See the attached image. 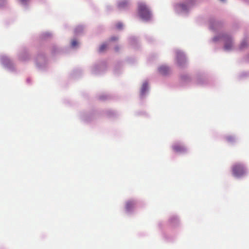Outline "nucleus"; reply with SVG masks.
<instances>
[{
  "label": "nucleus",
  "mask_w": 249,
  "mask_h": 249,
  "mask_svg": "<svg viewBox=\"0 0 249 249\" xmlns=\"http://www.w3.org/2000/svg\"><path fill=\"white\" fill-rule=\"evenodd\" d=\"M159 72L162 75H166L169 72V69L168 67L165 66H162L159 69Z\"/></svg>",
  "instance_id": "4"
},
{
  "label": "nucleus",
  "mask_w": 249,
  "mask_h": 249,
  "mask_svg": "<svg viewBox=\"0 0 249 249\" xmlns=\"http://www.w3.org/2000/svg\"><path fill=\"white\" fill-rule=\"evenodd\" d=\"M232 47V44L231 42L230 39V38H228L227 40H226L225 45V48L226 50H230Z\"/></svg>",
  "instance_id": "8"
},
{
  "label": "nucleus",
  "mask_w": 249,
  "mask_h": 249,
  "mask_svg": "<svg viewBox=\"0 0 249 249\" xmlns=\"http://www.w3.org/2000/svg\"><path fill=\"white\" fill-rule=\"evenodd\" d=\"M148 89V84L146 83H144L142 85L141 90V93L142 95H143L146 91Z\"/></svg>",
  "instance_id": "7"
},
{
  "label": "nucleus",
  "mask_w": 249,
  "mask_h": 249,
  "mask_svg": "<svg viewBox=\"0 0 249 249\" xmlns=\"http://www.w3.org/2000/svg\"><path fill=\"white\" fill-rule=\"evenodd\" d=\"M247 46V42L246 40H244L240 45V48L243 49Z\"/></svg>",
  "instance_id": "11"
},
{
  "label": "nucleus",
  "mask_w": 249,
  "mask_h": 249,
  "mask_svg": "<svg viewBox=\"0 0 249 249\" xmlns=\"http://www.w3.org/2000/svg\"><path fill=\"white\" fill-rule=\"evenodd\" d=\"M122 26H123V25H122L121 23H118V24L116 25V27H117V28L118 29H121V28H122Z\"/></svg>",
  "instance_id": "13"
},
{
  "label": "nucleus",
  "mask_w": 249,
  "mask_h": 249,
  "mask_svg": "<svg viewBox=\"0 0 249 249\" xmlns=\"http://www.w3.org/2000/svg\"><path fill=\"white\" fill-rule=\"evenodd\" d=\"M221 1H224L225 0H220Z\"/></svg>",
  "instance_id": "18"
},
{
  "label": "nucleus",
  "mask_w": 249,
  "mask_h": 249,
  "mask_svg": "<svg viewBox=\"0 0 249 249\" xmlns=\"http://www.w3.org/2000/svg\"><path fill=\"white\" fill-rule=\"evenodd\" d=\"M128 5V3L126 1H122L119 3V7L120 8H124Z\"/></svg>",
  "instance_id": "10"
},
{
  "label": "nucleus",
  "mask_w": 249,
  "mask_h": 249,
  "mask_svg": "<svg viewBox=\"0 0 249 249\" xmlns=\"http://www.w3.org/2000/svg\"><path fill=\"white\" fill-rule=\"evenodd\" d=\"M119 48L118 47H116L115 48V50L116 52L118 51L119 50Z\"/></svg>",
  "instance_id": "15"
},
{
  "label": "nucleus",
  "mask_w": 249,
  "mask_h": 249,
  "mask_svg": "<svg viewBox=\"0 0 249 249\" xmlns=\"http://www.w3.org/2000/svg\"><path fill=\"white\" fill-rule=\"evenodd\" d=\"M78 43L76 40H73L71 41V46L73 47H75L77 45Z\"/></svg>",
  "instance_id": "12"
},
{
  "label": "nucleus",
  "mask_w": 249,
  "mask_h": 249,
  "mask_svg": "<svg viewBox=\"0 0 249 249\" xmlns=\"http://www.w3.org/2000/svg\"><path fill=\"white\" fill-rule=\"evenodd\" d=\"M21 0V1L22 3H23V2H24L26 0Z\"/></svg>",
  "instance_id": "16"
},
{
  "label": "nucleus",
  "mask_w": 249,
  "mask_h": 249,
  "mask_svg": "<svg viewBox=\"0 0 249 249\" xmlns=\"http://www.w3.org/2000/svg\"><path fill=\"white\" fill-rule=\"evenodd\" d=\"M135 203L133 201H128L126 202L125 205V209L127 211L130 210L133 208Z\"/></svg>",
  "instance_id": "6"
},
{
  "label": "nucleus",
  "mask_w": 249,
  "mask_h": 249,
  "mask_svg": "<svg viewBox=\"0 0 249 249\" xmlns=\"http://www.w3.org/2000/svg\"><path fill=\"white\" fill-rule=\"evenodd\" d=\"M139 13L143 19L148 20L150 18V13L146 5L143 3L139 5Z\"/></svg>",
  "instance_id": "2"
},
{
  "label": "nucleus",
  "mask_w": 249,
  "mask_h": 249,
  "mask_svg": "<svg viewBox=\"0 0 249 249\" xmlns=\"http://www.w3.org/2000/svg\"><path fill=\"white\" fill-rule=\"evenodd\" d=\"M107 45L106 44H103L101 45L99 48V51L100 52H103L104 51L106 50L107 49Z\"/></svg>",
  "instance_id": "9"
},
{
  "label": "nucleus",
  "mask_w": 249,
  "mask_h": 249,
  "mask_svg": "<svg viewBox=\"0 0 249 249\" xmlns=\"http://www.w3.org/2000/svg\"><path fill=\"white\" fill-rule=\"evenodd\" d=\"M173 149L177 153H180L183 152L185 150V148L183 146L178 144H175L173 145Z\"/></svg>",
  "instance_id": "3"
},
{
  "label": "nucleus",
  "mask_w": 249,
  "mask_h": 249,
  "mask_svg": "<svg viewBox=\"0 0 249 249\" xmlns=\"http://www.w3.org/2000/svg\"><path fill=\"white\" fill-rule=\"evenodd\" d=\"M232 171L233 176L237 178L243 176L246 173L244 166L239 163L235 164L232 166Z\"/></svg>",
  "instance_id": "1"
},
{
  "label": "nucleus",
  "mask_w": 249,
  "mask_h": 249,
  "mask_svg": "<svg viewBox=\"0 0 249 249\" xmlns=\"http://www.w3.org/2000/svg\"><path fill=\"white\" fill-rule=\"evenodd\" d=\"M177 61L178 63H180V61H182V62H184L185 61V56L183 55V54L180 52H178L177 53Z\"/></svg>",
  "instance_id": "5"
},
{
  "label": "nucleus",
  "mask_w": 249,
  "mask_h": 249,
  "mask_svg": "<svg viewBox=\"0 0 249 249\" xmlns=\"http://www.w3.org/2000/svg\"><path fill=\"white\" fill-rule=\"evenodd\" d=\"M118 39V38L116 37H112L110 38L111 41H115Z\"/></svg>",
  "instance_id": "14"
},
{
  "label": "nucleus",
  "mask_w": 249,
  "mask_h": 249,
  "mask_svg": "<svg viewBox=\"0 0 249 249\" xmlns=\"http://www.w3.org/2000/svg\"><path fill=\"white\" fill-rule=\"evenodd\" d=\"M231 138H229V139H228V140H229V141H231Z\"/></svg>",
  "instance_id": "17"
}]
</instances>
